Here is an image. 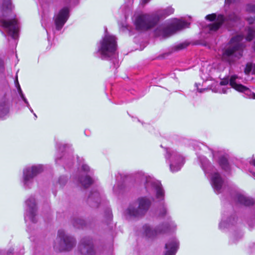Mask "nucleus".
I'll use <instances>...</instances> for the list:
<instances>
[{"instance_id":"obj_20","label":"nucleus","mask_w":255,"mask_h":255,"mask_svg":"<svg viewBox=\"0 0 255 255\" xmlns=\"http://www.w3.org/2000/svg\"><path fill=\"white\" fill-rule=\"evenodd\" d=\"M238 201L245 206H250L254 204V201L253 199L246 197L243 195H239L237 196Z\"/></svg>"},{"instance_id":"obj_15","label":"nucleus","mask_w":255,"mask_h":255,"mask_svg":"<svg viewBox=\"0 0 255 255\" xmlns=\"http://www.w3.org/2000/svg\"><path fill=\"white\" fill-rule=\"evenodd\" d=\"M69 17V9L67 7H64L60 10L55 16V23L56 29L60 30Z\"/></svg>"},{"instance_id":"obj_38","label":"nucleus","mask_w":255,"mask_h":255,"mask_svg":"<svg viewBox=\"0 0 255 255\" xmlns=\"http://www.w3.org/2000/svg\"><path fill=\"white\" fill-rule=\"evenodd\" d=\"M252 175L255 177V172H253L252 173Z\"/></svg>"},{"instance_id":"obj_16","label":"nucleus","mask_w":255,"mask_h":255,"mask_svg":"<svg viewBox=\"0 0 255 255\" xmlns=\"http://www.w3.org/2000/svg\"><path fill=\"white\" fill-rule=\"evenodd\" d=\"M78 249L82 255H95L93 244L89 239H82L78 247Z\"/></svg>"},{"instance_id":"obj_7","label":"nucleus","mask_w":255,"mask_h":255,"mask_svg":"<svg viewBox=\"0 0 255 255\" xmlns=\"http://www.w3.org/2000/svg\"><path fill=\"white\" fill-rule=\"evenodd\" d=\"M57 240L59 243H55L54 248L60 251H70L76 244L75 240L72 237L66 234L63 230L58 231Z\"/></svg>"},{"instance_id":"obj_40","label":"nucleus","mask_w":255,"mask_h":255,"mask_svg":"<svg viewBox=\"0 0 255 255\" xmlns=\"http://www.w3.org/2000/svg\"><path fill=\"white\" fill-rule=\"evenodd\" d=\"M61 179L60 178V179H59V182H60V183H61Z\"/></svg>"},{"instance_id":"obj_24","label":"nucleus","mask_w":255,"mask_h":255,"mask_svg":"<svg viewBox=\"0 0 255 255\" xmlns=\"http://www.w3.org/2000/svg\"><path fill=\"white\" fill-rule=\"evenodd\" d=\"M255 35V30L254 28L249 27L247 30V35L246 39L248 41H251Z\"/></svg>"},{"instance_id":"obj_35","label":"nucleus","mask_w":255,"mask_h":255,"mask_svg":"<svg viewBox=\"0 0 255 255\" xmlns=\"http://www.w3.org/2000/svg\"><path fill=\"white\" fill-rule=\"evenodd\" d=\"M236 0H225V2L226 3H232L233 2H234Z\"/></svg>"},{"instance_id":"obj_43","label":"nucleus","mask_w":255,"mask_h":255,"mask_svg":"<svg viewBox=\"0 0 255 255\" xmlns=\"http://www.w3.org/2000/svg\"><path fill=\"white\" fill-rule=\"evenodd\" d=\"M34 116H35V117H36V114H34Z\"/></svg>"},{"instance_id":"obj_41","label":"nucleus","mask_w":255,"mask_h":255,"mask_svg":"<svg viewBox=\"0 0 255 255\" xmlns=\"http://www.w3.org/2000/svg\"><path fill=\"white\" fill-rule=\"evenodd\" d=\"M2 34H3L4 36H5V34L3 33V32L2 31Z\"/></svg>"},{"instance_id":"obj_28","label":"nucleus","mask_w":255,"mask_h":255,"mask_svg":"<svg viewBox=\"0 0 255 255\" xmlns=\"http://www.w3.org/2000/svg\"><path fill=\"white\" fill-rule=\"evenodd\" d=\"M188 44L186 43H180L175 46V48L176 50H181L185 48H186L188 46Z\"/></svg>"},{"instance_id":"obj_39","label":"nucleus","mask_w":255,"mask_h":255,"mask_svg":"<svg viewBox=\"0 0 255 255\" xmlns=\"http://www.w3.org/2000/svg\"><path fill=\"white\" fill-rule=\"evenodd\" d=\"M223 223L221 222L220 224V227H221L222 225H223Z\"/></svg>"},{"instance_id":"obj_3","label":"nucleus","mask_w":255,"mask_h":255,"mask_svg":"<svg viewBox=\"0 0 255 255\" xmlns=\"http://www.w3.org/2000/svg\"><path fill=\"white\" fill-rule=\"evenodd\" d=\"M244 36L242 35H238L231 39L230 46L223 53L222 59L223 61L231 64L242 56L244 47L242 42Z\"/></svg>"},{"instance_id":"obj_27","label":"nucleus","mask_w":255,"mask_h":255,"mask_svg":"<svg viewBox=\"0 0 255 255\" xmlns=\"http://www.w3.org/2000/svg\"><path fill=\"white\" fill-rule=\"evenodd\" d=\"M239 19V16L235 13H232L228 17V20L236 21Z\"/></svg>"},{"instance_id":"obj_12","label":"nucleus","mask_w":255,"mask_h":255,"mask_svg":"<svg viewBox=\"0 0 255 255\" xmlns=\"http://www.w3.org/2000/svg\"><path fill=\"white\" fill-rule=\"evenodd\" d=\"M238 78L236 75L232 76L230 79V85L236 90L244 92L250 98L255 99V93H252L247 87L237 83L236 80Z\"/></svg>"},{"instance_id":"obj_22","label":"nucleus","mask_w":255,"mask_h":255,"mask_svg":"<svg viewBox=\"0 0 255 255\" xmlns=\"http://www.w3.org/2000/svg\"><path fill=\"white\" fill-rule=\"evenodd\" d=\"M251 72L255 75V64L251 63H247L245 69V73L249 74Z\"/></svg>"},{"instance_id":"obj_36","label":"nucleus","mask_w":255,"mask_h":255,"mask_svg":"<svg viewBox=\"0 0 255 255\" xmlns=\"http://www.w3.org/2000/svg\"><path fill=\"white\" fill-rule=\"evenodd\" d=\"M250 164L255 166V159H253L250 162Z\"/></svg>"},{"instance_id":"obj_37","label":"nucleus","mask_w":255,"mask_h":255,"mask_svg":"<svg viewBox=\"0 0 255 255\" xmlns=\"http://www.w3.org/2000/svg\"><path fill=\"white\" fill-rule=\"evenodd\" d=\"M222 92L224 94H225L227 93V90H226L225 88H223Z\"/></svg>"},{"instance_id":"obj_30","label":"nucleus","mask_w":255,"mask_h":255,"mask_svg":"<svg viewBox=\"0 0 255 255\" xmlns=\"http://www.w3.org/2000/svg\"><path fill=\"white\" fill-rule=\"evenodd\" d=\"M229 83V80L228 79H223L222 81L220 82L221 85H227Z\"/></svg>"},{"instance_id":"obj_33","label":"nucleus","mask_w":255,"mask_h":255,"mask_svg":"<svg viewBox=\"0 0 255 255\" xmlns=\"http://www.w3.org/2000/svg\"><path fill=\"white\" fill-rule=\"evenodd\" d=\"M3 70V64L2 61L0 60V72H2Z\"/></svg>"},{"instance_id":"obj_29","label":"nucleus","mask_w":255,"mask_h":255,"mask_svg":"<svg viewBox=\"0 0 255 255\" xmlns=\"http://www.w3.org/2000/svg\"><path fill=\"white\" fill-rule=\"evenodd\" d=\"M82 170L85 172H89L90 171V167H89L88 165H86V164H83L82 165Z\"/></svg>"},{"instance_id":"obj_21","label":"nucleus","mask_w":255,"mask_h":255,"mask_svg":"<svg viewBox=\"0 0 255 255\" xmlns=\"http://www.w3.org/2000/svg\"><path fill=\"white\" fill-rule=\"evenodd\" d=\"M79 180L81 185L85 188L88 187L93 183V179L88 175H82Z\"/></svg>"},{"instance_id":"obj_32","label":"nucleus","mask_w":255,"mask_h":255,"mask_svg":"<svg viewBox=\"0 0 255 255\" xmlns=\"http://www.w3.org/2000/svg\"><path fill=\"white\" fill-rule=\"evenodd\" d=\"M166 213V210L164 207H163L160 212V215L161 216H163V215H165Z\"/></svg>"},{"instance_id":"obj_10","label":"nucleus","mask_w":255,"mask_h":255,"mask_svg":"<svg viewBox=\"0 0 255 255\" xmlns=\"http://www.w3.org/2000/svg\"><path fill=\"white\" fill-rule=\"evenodd\" d=\"M26 204L27 205V208L26 210L25 216L24 217L25 222H27L28 220H29L33 223H35L36 222V208L34 198L33 197L29 198L26 201Z\"/></svg>"},{"instance_id":"obj_26","label":"nucleus","mask_w":255,"mask_h":255,"mask_svg":"<svg viewBox=\"0 0 255 255\" xmlns=\"http://www.w3.org/2000/svg\"><path fill=\"white\" fill-rule=\"evenodd\" d=\"M17 85H18V92H19V94L20 95L21 98L22 99V100H23L24 103L26 104L27 106L28 107H29V104L27 100H26V99L25 98L24 95L23 94V93L22 92V91H21V90L20 89V86H19V84L18 83Z\"/></svg>"},{"instance_id":"obj_17","label":"nucleus","mask_w":255,"mask_h":255,"mask_svg":"<svg viewBox=\"0 0 255 255\" xmlns=\"http://www.w3.org/2000/svg\"><path fill=\"white\" fill-rule=\"evenodd\" d=\"M223 180L218 173H214L212 175L211 184L217 193H219L222 188Z\"/></svg>"},{"instance_id":"obj_34","label":"nucleus","mask_w":255,"mask_h":255,"mask_svg":"<svg viewBox=\"0 0 255 255\" xmlns=\"http://www.w3.org/2000/svg\"><path fill=\"white\" fill-rule=\"evenodd\" d=\"M150 0H141V3L142 4H145L147 3Z\"/></svg>"},{"instance_id":"obj_1","label":"nucleus","mask_w":255,"mask_h":255,"mask_svg":"<svg viewBox=\"0 0 255 255\" xmlns=\"http://www.w3.org/2000/svg\"><path fill=\"white\" fill-rule=\"evenodd\" d=\"M11 0H2L0 6V26L13 38L17 36L18 25Z\"/></svg>"},{"instance_id":"obj_31","label":"nucleus","mask_w":255,"mask_h":255,"mask_svg":"<svg viewBox=\"0 0 255 255\" xmlns=\"http://www.w3.org/2000/svg\"><path fill=\"white\" fill-rule=\"evenodd\" d=\"M107 216H108V220H111L112 219V212H111V211L109 210L107 212Z\"/></svg>"},{"instance_id":"obj_18","label":"nucleus","mask_w":255,"mask_h":255,"mask_svg":"<svg viewBox=\"0 0 255 255\" xmlns=\"http://www.w3.org/2000/svg\"><path fill=\"white\" fill-rule=\"evenodd\" d=\"M178 247V242L174 239L170 242L165 245V248L167 250L165 255H175Z\"/></svg>"},{"instance_id":"obj_8","label":"nucleus","mask_w":255,"mask_h":255,"mask_svg":"<svg viewBox=\"0 0 255 255\" xmlns=\"http://www.w3.org/2000/svg\"><path fill=\"white\" fill-rule=\"evenodd\" d=\"M187 25V23L185 21L175 19L170 25H164L160 28L161 30V34L164 37H168L174 33L177 30L186 27Z\"/></svg>"},{"instance_id":"obj_2","label":"nucleus","mask_w":255,"mask_h":255,"mask_svg":"<svg viewBox=\"0 0 255 255\" xmlns=\"http://www.w3.org/2000/svg\"><path fill=\"white\" fill-rule=\"evenodd\" d=\"M174 9L171 7L160 9L152 14H143L139 15L135 21L136 28L140 30H147L153 27L161 18L172 14Z\"/></svg>"},{"instance_id":"obj_5","label":"nucleus","mask_w":255,"mask_h":255,"mask_svg":"<svg viewBox=\"0 0 255 255\" xmlns=\"http://www.w3.org/2000/svg\"><path fill=\"white\" fill-rule=\"evenodd\" d=\"M117 42L116 38L112 35L106 34L101 40L100 46L99 48V52L100 53L101 58L108 59L109 58L116 59L117 55Z\"/></svg>"},{"instance_id":"obj_19","label":"nucleus","mask_w":255,"mask_h":255,"mask_svg":"<svg viewBox=\"0 0 255 255\" xmlns=\"http://www.w3.org/2000/svg\"><path fill=\"white\" fill-rule=\"evenodd\" d=\"M100 201V194L98 191L92 193L88 199V202L93 207H97Z\"/></svg>"},{"instance_id":"obj_14","label":"nucleus","mask_w":255,"mask_h":255,"mask_svg":"<svg viewBox=\"0 0 255 255\" xmlns=\"http://www.w3.org/2000/svg\"><path fill=\"white\" fill-rule=\"evenodd\" d=\"M206 18L210 21L216 20L214 23L207 26L210 32L217 30L225 20L224 16L221 14L219 15L217 18L215 14H209L206 16Z\"/></svg>"},{"instance_id":"obj_23","label":"nucleus","mask_w":255,"mask_h":255,"mask_svg":"<svg viewBox=\"0 0 255 255\" xmlns=\"http://www.w3.org/2000/svg\"><path fill=\"white\" fill-rule=\"evenodd\" d=\"M219 163L223 169L225 170L229 169V163L227 159L225 157H221L220 158Z\"/></svg>"},{"instance_id":"obj_13","label":"nucleus","mask_w":255,"mask_h":255,"mask_svg":"<svg viewBox=\"0 0 255 255\" xmlns=\"http://www.w3.org/2000/svg\"><path fill=\"white\" fill-rule=\"evenodd\" d=\"M143 229L146 236L152 238L159 234L164 233L167 232L168 230V225L167 224L162 225L158 227L156 229H152L149 226L145 225L143 227Z\"/></svg>"},{"instance_id":"obj_44","label":"nucleus","mask_w":255,"mask_h":255,"mask_svg":"<svg viewBox=\"0 0 255 255\" xmlns=\"http://www.w3.org/2000/svg\"><path fill=\"white\" fill-rule=\"evenodd\" d=\"M204 170H205L206 171V169L204 168H203Z\"/></svg>"},{"instance_id":"obj_25","label":"nucleus","mask_w":255,"mask_h":255,"mask_svg":"<svg viewBox=\"0 0 255 255\" xmlns=\"http://www.w3.org/2000/svg\"><path fill=\"white\" fill-rule=\"evenodd\" d=\"M84 224L85 221L80 219L76 220L73 223L74 226L78 228H82Z\"/></svg>"},{"instance_id":"obj_4","label":"nucleus","mask_w":255,"mask_h":255,"mask_svg":"<svg viewBox=\"0 0 255 255\" xmlns=\"http://www.w3.org/2000/svg\"><path fill=\"white\" fill-rule=\"evenodd\" d=\"M151 205L150 201L145 198L141 197L136 201L129 205L125 212V215L127 217H140L143 216L148 210Z\"/></svg>"},{"instance_id":"obj_6","label":"nucleus","mask_w":255,"mask_h":255,"mask_svg":"<svg viewBox=\"0 0 255 255\" xmlns=\"http://www.w3.org/2000/svg\"><path fill=\"white\" fill-rule=\"evenodd\" d=\"M142 180L145 182V188L149 193L156 192L157 199L162 200L164 199V191L161 183L154 179L143 175Z\"/></svg>"},{"instance_id":"obj_42","label":"nucleus","mask_w":255,"mask_h":255,"mask_svg":"<svg viewBox=\"0 0 255 255\" xmlns=\"http://www.w3.org/2000/svg\"><path fill=\"white\" fill-rule=\"evenodd\" d=\"M30 111L31 112H33V110L32 109H30Z\"/></svg>"},{"instance_id":"obj_9","label":"nucleus","mask_w":255,"mask_h":255,"mask_svg":"<svg viewBox=\"0 0 255 255\" xmlns=\"http://www.w3.org/2000/svg\"><path fill=\"white\" fill-rule=\"evenodd\" d=\"M165 157L170 159V167L172 172L180 170L184 164L183 157L175 151H167Z\"/></svg>"},{"instance_id":"obj_11","label":"nucleus","mask_w":255,"mask_h":255,"mask_svg":"<svg viewBox=\"0 0 255 255\" xmlns=\"http://www.w3.org/2000/svg\"><path fill=\"white\" fill-rule=\"evenodd\" d=\"M42 170L43 167L41 165L25 169L23 170V182L24 185H28L33 178Z\"/></svg>"}]
</instances>
